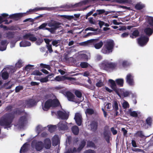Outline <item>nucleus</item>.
Segmentation results:
<instances>
[{
	"label": "nucleus",
	"mask_w": 153,
	"mask_h": 153,
	"mask_svg": "<svg viewBox=\"0 0 153 153\" xmlns=\"http://www.w3.org/2000/svg\"><path fill=\"white\" fill-rule=\"evenodd\" d=\"M24 112L19 108H17L14 113H6L0 118V126L5 129H8L11 127L12 123L15 118V114H20Z\"/></svg>",
	"instance_id": "nucleus-1"
},
{
	"label": "nucleus",
	"mask_w": 153,
	"mask_h": 153,
	"mask_svg": "<svg viewBox=\"0 0 153 153\" xmlns=\"http://www.w3.org/2000/svg\"><path fill=\"white\" fill-rule=\"evenodd\" d=\"M112 107L114 111H118V104L117 101L114 102Z\"/></svg>",
	"instance_id": "nucleus-43"
},
{
	"label": "nucleus",
	"mask_w": 153,
	"mask_h": 153,
	"mask_svg": "<svg viewBox=\"0 0 153 153\" xmlns=\"http://www.w3.org/2000/svg\"><path fill=\"white\" fill-rule=\"evenodd\" d=\"M22 62L21 60H19L16 64V66L19 68H20L22 66Z\"/></svg>",
	"instance_id": "nucleus-63"
},
{
	"label": "nucleus",
	"mask_w": 153,
	"mask_h": 153,
	"mask_svg": "<svg viewBox=\"0 0 153 153\" xmlns=\"http://www.w3.org/2000/svg\"><path fill=\"white\" fill-rule=\"evenodd\" d=\"M86 143V141L84 140H82L79 144V147L78 148V151H81L85 146Z\"/></svg>",
	"instance_id": "nucleus-26"
},
{
	"label": "nucleus",
	"mask_w": 153,
	"mask_h": 153,
	"mask_svg": "<svg viewBox=\"0 0 153 153\" xmlns=\"http://www.w3.org/2000/svg\"><path fill=\"white\" fill-rule=\"evenodd\" d=\"M152 118L149 117H148L146 120V122L142 121L143 123L141 124L142 127L145 129H148L149 127L152 126Z\"/></svg>",
	"instance_id": "nucleus-10"
},
{
	"label": "nucleus",
	"mask_w": 153,
	"mask_h": 153,
	"mask_svg": "<svg viewBox=\"0 0 153 153\" xmlns=\"http://www.w3.org/2000/svg\"><path fill=\"white\" fill-rule=\"evenodd\" d=\"M74 93L76 96L79 98H81L82 97V93L81 91L79 90H76L74 91Z\"/></svg>",
	"instance_id": "nucleus-36"
},
{
	"label": "nucleus",
	"mask_w": 153,
	"mask_h": 153,
	"mask_svg": "<svg viewBox=\"0 0 153 153\" xmlns=\"http://www.w3.org/2000/svg\"><path fill=\"white\" fill-rule=\"evenodd\" d=\"M122 106L123 108L126 109L129 107V105L128 102L125 101L123 102Z\"/></svg>",
	"instance_id": "nucleus-51"
},
{
	"label": "nucleus",
	"mask_w": 153,
	"mask_h": 153,
	"mask_svg": "<svg viewBox=\"0 0 153 153\" xmlns=\"http://www.w3.org/2000/svg\"><path fill=\"white\" fill-rule=\"evenodd\" d=\"M27 121L26 117L25 116L21 117L19 118L18 121L15 126H17L18 128H22L25 126V124Z\"/></svg>",
	"instance_id": "nucleus-9"
},
{
	"label": "nucleus",
	"mask_w": 153,
	"mask_h": 153,
	"mask_svg": "<svg viewBox=\"0 0 153 153\" xmlns=\"http://www.w3.org/2000/svg\"><path fill=\"white\" fill-rule=\"evenodd\" d=\"M46 46L49 53H51L53 52V50L52 49V45H48Z\"/></svg>",
	"instance_id": "nucleus-52"
},
{
	"label": "nucleus",
	"mask_w": 153,
	"mask_h": 153,
	"mask_svg": "<svg viewBox=\"0 0 153 153\" xmlns=\"http://www.w3.org/2000/svg\"><path fill=\"white\" fill-rule=\"evenodd\" d=\"M144 32L147 37H149L152 35L153 33V28L146 27L144 29Z\"/></svg>",
	"instance_id": "nucleus-22"
},
{
	"label": "nucleus",
	"mask_w": 153,
	"mask_h": 153,
	"mask_svg": "<svg viewBox=\"0 0 153 153\" xmlns=\"http://www.w3.org/2000/svg\"><path fill=\"white\" fill-rule=\"evenodd\" d=\"M74 119L76 122L78 126L81 125L82 123V116L81 114L79 113H76L75 114Z\"/></svg>",
	"instance_id": "nucleus-16"
},
{
	"label": "nucleus",
	"mask_w": 153,
	"mask_h": 153,
	"mask_svg": "<svg viewBox=\"0 0 153 153\" xmlns=\"http://www.w3.org/2000/svg\"><path fill=\"white\" fill-rule=\"evenodd\" d=\"M59 127L60 129L64 130L67 129V126L66 125L63 123H59Z\"/></svg>",
	"instance_id": "nucleus-31"
},
{
	"label": "nucleus",
	"mask_w": 153,
	"mask_h": 153,
	"mask_svg": "<svg viewBox=\"0 0 153 153\" xmlns=\"http://www.w3.org/2000/svg\"><path fill=\"white\" fill-rule=\"evenodd\" d=\"M149 40V37L147 36H142L138 39V42L140 46H143L147 44Z\"/></svg>",
	"instance_id": "nucleus-12"
},
{
	"label": "nucleus",
	"mask_w": 153,
	"mask_h": 153,
	"mask_svg": "<svg viewBox=\"0 0 153 153\" xmlns=\"http://www.w3.org/2000/svg\"><path fill=\"white\" fill-rule=\"evenodd\" d=\"M91 130L94 132H96L98 129V123L95 121H92L90 125Z\"/></svg>",
	"instance_id": "nucleus-19"
},
{
	"label": "nucleus",
	"mask_w": 153,
	"mask_h": 153,
	"mask_svg": "<svg viewBox=\"0 0 153 153\" xmlns=\"http://www.w3.org/2000/svg\"><path fill=\"white\" fill-rule=\"evenodd\" d=\"M44 146L46 149H49L51 146V140L48 138L45 139L44 140Z\"/></svg>",
	"instance_id": "nucleus-23"
},
{
	"label": "nucleus",
	"mask_w": 153,
	"mask_h": 153,
	"mask_svg": "<svg viewBox=\"0 0 153 153\" xmlns=\"http://www.w3.org/2000/svg\"><path fill=\"white\" fill-rule=\"evenodd\" d=\"M90 40H88L86 41H85L84 42H82L80 43V45H85L89 43H91V41H89Z\"/></svg>",
	"instance_id": "nucleus-55"
},
{
	"label": "nucleus",
	"mask_w": 153,
	"mask_h": 153,
	"mask_svg": "<svg viewBox=\"0 0 153 153\" xmlns=\"http://www.w3.org/2000/svg\"><path fill=\"white\" fill-rule=\"evenodd\" d=\"M28 144L27 143H25L21 147L20 150V153H25L28 150Z\"/></svg>",
	"instance_id": "nucleus-24"
},
{
	"label": "nucleus",
	"mask_w": 153,
	"mask_h": 153,
	"mask_svg": "<svg viewBox=\"0 0 153 153\" xmlns=\"http://www.w3.org/2000/svg\"><path fill=\"white\" fill-rule=\"evenodd\" d=\"M71 130L73 133L75 135H77L78 134L79 129L77 126H74L72 127Z\"/></svg>",
	"instance_id": "nucleus-29"
},
{
	"label": "nucleus",
	"mask_w": 153,
	"mask_h": 153,
	"mask_svg": "<svg viewBox=\"0 0 153 153\" xmlns=\"http://www.w3.org/2000/svg\"><path fill=\"white\" fill-rule=\"evenodd\" d=\"M15 33L14 32L9 31L6 33L7 36L9 39H12L14 38Z\"/></svg>",
	"instance_id": "nucleus-34"
},
{
	"label": "nucleus",
	"mask_w": 153,
	"mask_h": 153,
	"mask_svg": "<svg viewBox=\"0 0 153 153\" xmlns=\"http://www.w3.org/2000/svg\"><path fill=\"white\" fill-rule=\"evenodd\" d=\"M55 79L57 81H61L65 80L66 79H67L69 80L72 81L75 80V79L74 78L67 77L65 76H56L55 78Z\"/></svg>",
	"instance_id": "nucleus-17"
},
{
	"label": "nucleus",
	"mask_w": 153,
	"mask_h": 153,
	"mask_svg": "<svg viewBox=\"0 0 153 153\" xmlns=\"http://www.w3.org/2000/svg\"><path fill=\"white\" fill-rule=\"evenodd\" d=\"M89 41H91V44H93L96 49H100L103 45L102 42L100 41L99 39H91Z\"/></svg>",
	"instance_id": "nucleus-8"
},
{
	"label": "nucleus",
	"mask_w": 153,
	"mask_h": 153,
	"mask_svg": "<svg viewBox=\"0 0 153 153\" xmlns=\"http://www.w3.org/2000/svg\"><path fill=\"white\" fill-rule=\"evenodd\" d=\"M61 16L65 19H68V20H71V19H73L74 18V17L73 16L63 15Z\"/></svg>",
	"instance_id": "nucleus-44"
},
{
	"label": "nucleus",
	"mask_w": 153,
	"mask_h": 153,
	"mask_svg": "<svg viewBox=\"0 0 153 153\" xmlns=\"http://www.w3.org/2000/svg\"><path fill=\"white\" fill-rule=\"evenodd\" d=\"M23 38L24 39H28L32 42H35L37 38L35 37V35L30 33L26 34L23 36Z\"/></svg>",
	"instance_id": "nucleus-14"
},
{
	"label": "nucleus",
	"mask_w": 153,
	"mask_h": 153,
	"mask_svg": "<svg viewBox=\"0 0 153 153\" xmlns=\"http://www.w3.org/2000/svg\"><path fill=\"white\" fill-rule=\"evenodd\" d=\"M49 126L48 130L51 133L54 131L56 129V127L55 126L50 125Z\"/></svg>",
	"instance_id": "nucleus-40"
},
{
	"label": "nucleus",
	"mask_w": 153,
	"mask_h": 153,
	"mask_svg": "<svg viewBox=\"0 0 153 153\" xmlns=\"http://www.w3.org/2000/svg\"><path fill=\"white\" fill-rule=\"evenodd\" d=\"M24 87L23 86L19 85L17 86L15 88V92L18 93L19 92L23 90Z\"/></svg>",
	"instance_id": "nucleus-41"
},
{
	"label": "nucleus",
	"mask_w": 153,
	"mask_h": 153,
	"mask_svg": "<svg viewBox=\"0 0 153 153\" xmlns=\"http://www.w3.org/2000/svg\"><path fill=\"white\" fill-rule=\"evenodd\" d=\"M84 153H95L94 150L89 149L85 151Z\"/></svg>",
	"instance_id": "nucleus-64"
},
{
	"label": "nucleus",
	"mask_w": 153,
	"mask_h": 153,
	"mask_svg": "<svg viewBox=\"0 0 153 153\" xmlns=\"http://www.w3.org/2000/svg\"><path fill=\"white\" fill-rule=\"evenodd\" d=\"M104 85L103 83L102 82L101 80H100L96 84V86L98 87H101Z\"/></svg>",
	"instance_id": "nucleus-48"
},
{
	"label": "nucleus",
	"mask_w": 153,
	"mask_h": 153,
	"mask_svg": "<svg viewBox=\"0 0 153 153\" xmlns=\"http://www.w3.org/2000/svg\"><path fill=\"white\" fill-rule=\"evenodd\" d=\"M115 1L118 3L123 4L128 3L129 0H115Z\"/></svg>",
	"instance_id": "nucleus-47"
},
{
	"label": "nucleus",
	"mask_w": 153,
	"mask_h": 153,
	"mask_svg": "<svg viewBox=\"0 0 153 153\" xmlns=\"http://www.w3.org/2000/svg\"><path fill=\"white\" fill-rule=\"evenodd\" d=\"M130 95V93L128 91H125L123 92L122 95L124 97H126L129 96Z\"/></svg>",
	"instance_id": "nucleus-58"
},
{
	"label": "nucleus",
	"mask_w": 153,
	"mask_h": 153,
	"mask_svg": "<svg viewBox=\"0 0 153 153\" xmlns=\"http://www.w3.org/2000/svg\"><path fill=\"white\" fill-rule=\"evenodd\" d=\"M140 32L137 30H134L132 33V35H130V37L132 39L136 38L139 36Z\"/></svg>",
	"instance_id": "nucleus-28"
},
{
	"label": "nucleus",
	"mask_w": 153,
	"mask_h": 153,
	"mask_svg": "<svg viewBox=\"0 0 153 153\" xmlns=\"http://www.w3.org/2000/svg\"><path fill=\"white\" fill-rule=\"evenodd\" d=\"M80 66L82 68H88L90 66V65L86 62H82L80 64Z\"/></svg>",
	"instance_id": "nucleus-35"
},
{
	"label": "nucleus",
	"mask_w": 153,
	"mask_h": 153,
	"mask_svg": "<svg viewBox=\"0 0 153 153\" xmlns=\"http://www.w3.org/2000/svg\"><path fill=\"white\" fill-rule=\"evenodd\" d=\"M108 81L111 84L110 87L120 97L119 92L121 89L117 88L115 81H114L112 79H109Z\"/></svg>",
	"instance_id": "nucleus-11"
},
{
	"label": "nucleus",
	"mask_w": 153,
	"mask_h": 153,
	"mask_svg": "<svg viewBox=\"0 0 153 153\" xmlns=\"http://www.w3.org/2000/svg\"><path fill=\"white\" fill-rule=\"evenodd\" d=\"M34 147L37 151H40L44 147V144L41 141H38L35 143Z\"/></svg>",
	"instance_id": "nucleus-18"
},
{
	"label": "nucleus",
	"mask_w": 153,
	"mask_h": 153,
	"mask_svg": "<svg viewBox=\"0 0 153 153\" xmlns=\"http://www.w3.org/2000/svg\"><path fill=\"white\" fill-rule=\"evenodd\" d=\"M12 22V21L11 20H10L9 22H8V20L6 19H2V22H1V24L3 22H5L4 24H8L10 23H11Z\"/></svg>",
	"instance_id": "nucleus-54"
},
{
	"label": "nucleus",
	"mask_w": 153,
	"mask_h": 153,
	"mask_svg": "<svg viewBox=\"0 0 153 153\" xmlns=\"http://www.w3.org/2000/svg\"><path fill=\"white\" fill-rule=\"evenodd\" d=\"M103 134L104 137L107 143H110V134L111 132L109 130V126H105L104 128Z\"/></svg>",
	"instance_id": "nucleus-7"
},
{
	"label": "nucleus",
	"mask_w": 153,
	"mask_h": 153,
	"mask_svg": "<svg viewBox=\"0 0 153 153\" xmlns=\"http://www.w3.org/2000/svg\"><path fill=\"white\" fill-rule=\"evenodd\" d=\"M51 8L47 7H36L33 9H29L26 13H19L13 14L10 15L8 18L12 19H15L16 20H18L21 18L27 15L32 13L34 12H36L39 10H50Z\"/></svg>",
	"instance_id": "nucleus-2"
},
{
	"label": "nucleus",
	"mask_w": 153,
	"mask_h": 153,
	"mask_svg": "<svg viewBox=\"0 0 153 153\" xmlns=\"http://www.w3.org/2000/svg\"><path fill=\"white\" fill-rule=\"evenodd\" d=\"M1 77L4 80H6L8 78L9 74L7 72H3L1 73Z\"/></svg>",
	"instance_id": "nucleus-38"
},
{
	"label": "nucleus",
	"mask_w": 153,
	"mask_h": 153,
	"mask_svg": "<svg viewBox=\"0 0 153 153\" xmlns=\"http://www.w3.org/2000/svg\"><path fill=\"white\" fill-rule=\"evenodd\" d=\"M58 141V137L57 136H54L53 137V140H52V142L53 143H54V142H56V143L55 145H57V142Z\"/></svg>",
	"instance_id": "nucleus-60"
},
{
	"label": "nucleus",
	"mask_w": 153,
	"mask_h": 153,
	"mask_svg": "<svg viewBox=\"0 0 153 153\" xmlns=\"http://www.w3.org/2000/svg\"><path fill=\"white\" fill-rule=\"evenodd\" d=\"M7 41L6 40H2L1 42V45L4 46L2 47L0 46V50L1 51H4L6 49V46H5L7 43Z\"/></svg>",
	"instance_id": "nucleus-27"
},
{
	"label": "nucleus",
	"mask_w": 153,
	"mask_h": 153,
	"mask_svg": "<svg viewBox=\"0 0 153 153\" xmlns=\"http://www.w3.org/2000/svg\"><path fill=\"white\" fill-rule=\"evenodd\" d=\"M94 113V110L91 108H87L85 111V113L86 114H88L89 115H92Z\"/></svg>",
	"instance_id": "nucleus-39"
},
{
	"label": "nucleus",
	"mask_w": 153,
	"mask_h": 153,
	"mask_svg": "<svg viewBox=\"0 0 153 153\" xmlns=\"http://www.w3.org/2000/svg\"><path fill=\"white\" fill-rule=\"evenodd\" d=\"M98 30V28L97 29H94L93 27H88V28H87L85 29V31H87V30H91L93 31H96L97 30Z\"/></svg>",
	"instance_id": "nucleus-53"
},
{
	"label": "nucleus",
	"mask_w": 153,
	"mask_h": 153,
	"mask_svg": "<svg viewBox=\"0 0 153 153\" xmlns=\"http://www.w3.org/2000/svg\"><path fill=\"white\" fill-rule=\"evenodd\" d=\"M37 102L33 99H30L28 100H26L25 101V107L27 108H31L36 105Z\"/></svg>",
	"instance_id": "nucleus-13"
},
{
	"label": "nucleus",
	"mask_w": 153,
	"mask_h": 153,
	"mask_svg": "<svg viewBox=\"0 0 153 153\" xmlns=\"http://www.w3.org/2000/svg\"><path fill=\"white\" fill-rule=\"evenodd\" d=\"M137 136L140 137H143L144 136L143 132L141 131H138L136 134Z\"/></svg>",
	"instance_id": "nucleus-50"
},
{
	"label": "nucleus",
	"mask_w": 153,
	"mask_h": 153,
	"mask_svg": "<svg viewBox=\"0 0 153 153\" xmlns=\"http://www.w3.org/2000/svg\"><path fill=\"white\" fill-rule=\"evenodd\" d=\"M121 130L123 132V135L124 136L126 137V135L127 134L128 131L124 128H122Z\"/></svg>",
	"instance_id": "nucleus-62"
},
{
	"label": "nucleus",
	"mask_w": 153,
	"mask_h": 153,
	"mask_svg": "<svg viewBox=\"0 0 153 153\" xmlns=\"http://www.w3.org/2000/svg\"><path fill=\"white\" fill-rule=\"evenodd\" d=\"M61 23L57 22L56 21H53L49 22L48 25L49 27H51L50 28L49 32L52 33H55V30L58 28L61 27L60 25Z\"/></svg>",
	"instance_id": "nucleus-6"
},
{
	"label": "nucleus",
	"mask_w": 153,
	"mask_h": 153,
	"mask_svg": "<svg viewBox=\"0 0 153 153\" xmlns=\"http://www.w3.org/2000/svg\"><path fill=\"white\" fill-rule=\"evenodd\" d=\"M115 82L120 87H123V85L124 80L123 78L117 79L115 80Z\"/></svg>",
	"instance_id": "nucleus-25"
},
{
	"label": "nucleus",
	"mask_w": 153,
	"mask_h": 153,
	"mask_svg": "<svg viewBox=\"0 0 153 153\" xmlns=\"http://www.w3.org/2000/svg\"><path fill=\"white\" fill-rule=\"evenodd\" d=\"M65 94L66 96L69 101L74 102L75 96L70 91H68L66 92Z\"/></svg>",
	"instance_id": "nucleus-21"
},
{
	"label": "nucleus",
	"mask_w": 153,
	"mask_h": 153,
	"mask_svg": "<svg viewBox=\"0 0 153 153\" xmlns=\"http://www.w3.org/2000/svg\"><path fill=\"white\" fill-rule=\"evenodd\" d=\"M31 44L30 42L27 41H24L21 42L20 45L21 47H25L30 46Z\"/></svg>",
	"instance_id": "nucleus-30"
},
{
	"label": "nucleus",
	"mask_w": 153,
	"mask_h": 153,
	"mask_svg": "<svg viewBox=\"0 0 153 153\" xmlns=\"http://www.w3.org/2000/svg\"><path fill=\"white\" fill-rule=\"evenodd\" d=\"M60 105V102L57 99H49L45 102L42 108L44 111H47L51 107H56Z\"/></svg>",
	"instance_id": "nucleus-3"
},
{
	"label": "nucleus",
	"mask_w": 153,
	"mask_h": 153,
	"mask_svg": "<svg viewBox=\"0 0 153 153\" xmlns=\"http://www.w3.org/2000/svg\"><path fill=\"white\" fill-rule=\"evenodd\" d=\"M42 73L39 72L38 70H35L32 73L31 75L41 76L42 75Z\"/></svg>",
	"instance_id": "nucleus-45"
},
{
	"label": "nucleus",
	"mask_w": 153,
	"mask_h": 153,
	"mask_svg": "<svg viewBox=\"0 0 153 153\" xmlns=\"http://www.w3.org/2000/svg\"><path fill=\"white\" fill-rule=\"evenodd\" d=\"M114 46V43L113 40L107 41L101 50L103 53L109 54L112 52Z\"/></svg>",
	"instance_id": "nucleus-4"
},
{
	"label": "nucleus",
	"mask_w": 153,
	"mask_h": 153,
	"mask_svg": "<svg viewBox=\"0 0 153 153\" xmlns=\"http://www.w3.org/2000/svg\"><path fill=\"white\" fill-rule=\"evenodd\" d=\"M128 111L131 117H138L137 113L136 111H132L131 109H129Z\"/></svg>",
	"instance_id": "nucleus-33"
},
{
	"label": "nucleus",
	"mask_w": 153,
	"mask_h": 153,
	"mask_svg": "<svg viewBox=\"0 0 153 153\" xmlns=\"http://www.w3.org/2000/svg\"><path fill=\"white\" fill-rule=\"evenodd\" d=\"M122 66L123 67H126L129 65V63L126 61H123L122 63Z\"/></svg>",
	"instance_id": "nucleus-59"
},
{
	"label": "nucleus",
	"mask_w": 153,
	"mask_h": 153,
	"mask_svg": "<svg viewBox=\"0 0 153 153\" xmlns=\"http://www.w3.org/2000/svg\"><path fill=\"white\" fill-rule=\"evenodd\" d=\"M111 130L114 135H116L117 134V131L115 129L114 127H112L111 128Z\"/></svg>",
	"instance_id": "nucleus-56"
},
{
	"label": "nucleus",
	"mask_w": 153,
	"mask_h": 153,
	"mask_svg": "<svg viewBox=\"0 0 153 153\" xmlns=\"http://www.w3.org/2000/svg\"><path fill=\"white\" fill-rule=\"evenodd\" d=\"M57 114L59 118L62 120H67L68 118V115L62 111H58Z\"/></svg>",
	"instance_id": "nucleus-20"
},
{
	"label": "nucleus",
	"mask_w": 153,
	"mask_h": 153,
	"mask_svg": "<svg viewBox=\"0 0 153 153\" xmlns=\"http://www.w3.org/2000/svg\"><path fill=\"white\" fill-rule=\"evenodd\" d=\"M40 65L41 68H46L49 70H50L51 68L50 66L49 65L45 64L43 63H41L40 64Z\"/></svg>",
	"instance_id": "nucleus-42"
},
{
	"label": "nucleus",
	"mask_w": 153,
	"mask_h": 153,
	"mask_svg": "<svg viewBox=\"0 0 153 153\" xmlns=\"http://www.w3.org/2000/svg\"><path fill=\"white\" fill-rule=\"evenodd\" d=\"M38 80H39L41 82H46L48 81V76L42 78L40 79H37Z\"/></svg>",
	"instance_id": "nucleus-46"
},
{
	"label": "nucleus",
	"mask_w": 153,
	"mask_h": 153,
	"mask_svg": "<svg viewBox=\"0 0 153 153\" xmlns=\"http://www.w3.org/2000/svg\"><path fill=\"white\" fill-rule=\"evenodd\" d=\"M13 108V107L12 105H10L7 106L5 108V110L6 111L9 112L11 111L12 108Z\"/></svg>",
	"instance_id": "nucleus-49"
},
{
	"label": "nucleus",
	"mask_w": 153,
	"mask_h": 153,
	"mask_svg": "<svg viewBox=\"0 0 153 153\" xmlns=\"http://www.w3.org/2000/svg\"><path fill=\"white\" fill-rule=\"evenodd\" d=\"M89 22L91 24L94 25L95 24L96 22L92 17H91L89 19Z\"/></svg>",
	"instance_id": "nucleus-61"
},
{
	"label": "nucleus",
	"mask_w": 153,
	"mask_h": 153,
	"mask_svg": "<svg viewBox=\"0 0 153 153\" xmlns=\"http://www.w3.org/2000/svg\"><path fill=\"white\" fill-rule=\"evenodd\" d=\"M101 67L104 70H108L110 69L112 70L117 69V64L116 62H109L107 61H103L101 64Z\"/></svg>",
	"instance_id": "nucleus-5"
},
{
	"label": "nucleus",
	"mask_w": 153,
	"mask_h": 153,
	"mask_svg": "<svg viewBox=\"0 0 153 153\" xmlns=\"http://www.w3.org/2000/svg\"><path fill=\"white\" fill-rule=\"evenodd\" d=\"M145 7V6L144 4L137 3L135 5V8L136 9L140 10L144 8Z\"/></svg>",
	"instance_id": "nucleus-32"
},
{
	"label": "nucleus",
	"mask_w": 153,
	"mask_h": 153,
	"mask_svg": "<svg viewBox=\"0 0 153 153\" xmlns=\"http://www.w3.org/2000/svg\"><path fill=\"white\" fill-rule=\"evenodd\" d=\"M47 25V24L46 23H43L40 25L38 28L39 29H43L44 28H45L46 26Z\"/></svg>",
	"instance_id": "nucleus-57"
},
{
	"label": "nucleus",
	"mask_w": 153,
	"mask_h": 153,
	"mask_svg": "<svg viewBox=\"0 0 153 153\" xmlns=\"http://www.w3.org/2000/svg\"><path fill=\"white\" fill-rule=\"evenodd\" d=\"M126 82L129 85L132 86L134 85V76L131 74H128L126 76Z\"/></svg>",
	"instance_id": "nucleus-15"
},
{
	"label": "nucleus",
	"mask_w": 153,
	"mask_h": 153,
	"mask_svg": "<svg viewBox=\"0 0 153 153\" xmlns=\"http://www.w3.org/2000/svg\"><path fill=\"white\" fill-rule=\"evenodd\" d=\"M87 147L96 148V146L95 143L92 141H88L87 143Z\"/></svg>",
	"instance_id": "nucleus-37"
}]
</instances>
